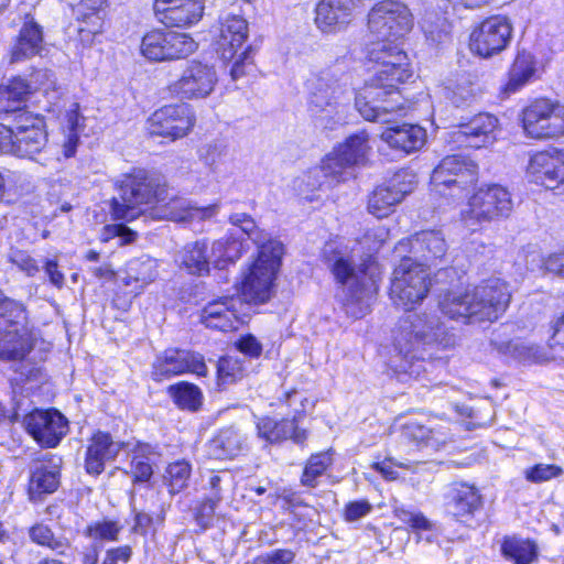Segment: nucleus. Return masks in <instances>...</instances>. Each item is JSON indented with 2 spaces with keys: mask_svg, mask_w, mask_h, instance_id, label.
<instances>
[{
  "mask_svg": "<svg viewBox=\"0 0 564 564\" xmlns=\"http://www.w3.org/2000/svg\"><path fill=\"white\" fill-rule=\"evenodd\" d=\"M234 478L228 471L210 474L204 489L205 499L219 503L226 495L232 489Z\"/></svg>",
  "mask_w": 564,
  "mask_h": 564,
  "instance_id": "obj_49",
  "label": "nucleus"
},
{
  "mask_svg": "<svg viewBox=\"0 0 564 564\" xmlns=\"http://www.w3.org/2000/svg\"><path fill=\"white\" fill-rule=\"evenodd\" d=\"M512 33L513 26L507 17H489L473 29L470 51L482 58H490L509 46Z\"/></svg>",
  "mask_w": 564,
  "mask_h": 564,
  "instance_id": "obj_16",
  "label": "nucleus"
},
{
  "mask_svg": "<svg viewBox=\"0 0 564 564\" xmlns=\"http://www.w3.org/2000/svg\"><path fill=\"white\" fill-rule=\"evenodd\" d=\"M197 48L196 42L186 33L154 30L141 41V54L152 62L185 58Z\"/></svg>",
  "mask_w": 564,
  "mask_h": 564,
  "instance_id": "obj_15",
  "label": "nucleus"
},
{
  "mask_svg": "<svg viewBox=\"0 0 564 564\" xmlns=\"http://www.w3.org/2000/svg\"><path fill=\"white\" fill-rule=\"evenodd\" d=\"M448 497V512L457 520L474 514L481 507V497L478 490L467 484L455 485Z\"/></svg>",
  "mask_w": 564,
  "mask_h": 564,
  "instance_id": "obj_36",
  "label": "nucleus"
},
{
  "mask_svg": "<svg viewBox=\"0 0 564 564\" xmlns=\"http://www.w3.org/2000/svg\"><path fill=\"white\" fill-rule=\"evenodd\" d=\"M416 176L410 170L398 171L387 183L376 187L368 200V210L377 218L387 217L395 205L410 194Z\"/></svg>",
  "mask_w": 564,
  "mask_h": 564,
  "instance_id": "obj_20",
  "label": "nucleus"
},
{
  "mask_svg": "<svg viewBox=\"0 0 564 564\" xmlns=\"http://www.w3.org/2000/svg\"><path fill=\"white\" fill-rule=\"evenodd\" d=\"M432 18V14H426L423 18L421 23L422 30L424 31L426 37L434 42H441L443 36L447 34V22L445 19H437V22L434 23Z\"/></svg>",
  "mask_w": 564,
  "mask_h": 564,
  "instance_id": "obj_58",
  "label": "nucleus"
},
{
  "mask_svg": "<svg viewBox=\"0 0 564 564\" xmlns=\"http://www.w3.org/2000/svg\"><path fill=\"white\" fill-rule=\"evenodd\" d=\"M563 474V469L553 464H538L525 470V478L531 482H543L556 478Z\"/></svg>",
  "mask_w": 564,
  "mask_h": 564,
  "instance_id": "obj_55",
  "label": "nucleus"
},
{
  "mask_svg": "<svg viewBox=\"0 0 564 564\" xmlns=\"http://www.w3.org/2000/svg\"><path fill=\"white\" fill-rule=\"evenodd\" d=\"M512 206L510 193L505 187L494 184L479 188L469 198L463 216L468 226L474 225V221L490 223L500 217H508Z\"/></svg>",
  "mask_w": 564,
  "mask_h": 564,
  "instance_id": "obj_14",
  "label": "nucleus"
},
{
  "mask_svg": "<svg viewBox=\"0 0 564 564\" xmlns=\"http://www.w3.org/2000/svg\"><path fill=\"white\" fill-rule=\"evenodd\" d=\"M122 525L117 521L104 520L88 527V534L93 539L117 541Z\"/></svg>",
  "mask_w": 564,
  "mask_h": 564,
  "instance_id": "obj_54",
  "label": "nucleus"
},
{
  "mask_svg": "<svg viewBox=\"0 0 564 564\" xmlns=\"http://www.w3.org/2000/svg\"><path fill=\"white\" fill-rule=\"evenodd\" d=\"M357 0H321L315 8V24L323 33H337L354 20Z\"/></svg>",
  "mask_w": 564,
  "mask_h": 564,
  "instance_id": "obj_26",
  "label": "nucleus"
},
{
  "mask_svg": "<svg viewBox=\"0 0 564 564\" xmlns=\"http://www.w3.org/2000/svg\"><path fill=\"white\" fill-rule=\"evenodd\" d=\"M505 352L522 361L540 362L544 359V355L539 346L522 339L508 341L505 345Z\"/></svg>",
  "mask_w": 564,
  "mask_h": 564,
  "instance_id": "obj_50",
  "label": "nucleus"
},
{
  "mask_svg": "<svg viewBox=\"0 0 564 564\" xmlns=\"http://www.w3.org/2000/svg\"><path fill=\"white\" fill-rule=\"evenodd\" d=\"M185 372L205 376L207 366L204 357L191 350L167 348L156 356L152 365V379L162 381Z\"/></svg>",
  "mask_w": 564,
  "mask_h": 564,
  "instance_id": "obj_21",
  "label": "nucleus"
},
{
  "mask_svg": "<svg viewBox=\"0 0 564 564\" xmlns=\"http://www.w3.org/2000/svg\"><path fill=\"white\" fill-rule=\"evenodd\" d=\"M154 13L166 26H188L203 15V0H155Z\"/></svg>",
  "mask_w": 564,
  "mask_h": 564,
  "instance_id": "obj_25",
  "label": "nucleus"
},
{
  "mask_svg": "<svg viewBox=\"0 0 564 564\" xmlns=\"http://www.w3.org/2000/svg\"><path fill=\"white\" fill-rule=\"evenodd\" d=\"M167 392L181 410L197 412L203 405V392L193 383L182 381L172 384L169 387Z\"/></svg>",
  "mask_w": 564,
  "mask_h": 564,
  "instance_id": "obj_43",
  "label": "nucleus"
},
{
  "mask_svg": "<svg viewBox=\"0 0 564 564\" xmlns=\"http://www.w3.org/2000/svg\"><path fill=\"white\" fill-rule=\"evenodd\" d=\"M25 121H31V126H17L10 129V137L7 139V145H11V151L19 158L34 160L42 165H48L53 158L47 154L46 148L47 133L44 129V120L40 117H26Z\"/></svg>",
  "mask_w": 564,
  "mask_h": 564,
  "instance_id": "obj_17",
  "label": "nucleus"
},
{
  "mask_svg": "<svg viewBox=\"0 0 564 564\" xmlns=\"http://www.w3.org/2000/svg\"><path fill=\"white\" fill-rule=\"evenodd\" d=\"M420 343L447 347L453 344V336L447 334L445 326L436 315L425 312L406 314L400 319L394 335L397 354L390 362L395 372L410 376L419 375L421 364L414 350Z\"/></svg>",
  "mask_w": 564,
  "mask_h": 564,
  "instance_id": "obj_3",
  "label": "nucleus"
},
{
  "mask_svg": "<svg viewBox=\"0 0 564 564\" xmlns=\"http://www.w3.org/2000/svg\"><path fill=\"white\" fill-rule=\"evenodd\" d=\"M527 172L532 182L545 188L558 187L564 184V151L551 149L533 154Z\"/></svg>",
  "mask_w": 564,
  "mask_h": 564,
  "instance_id": "obj_24",
  "label": "nucleus"
},
{
  "mask_svg": "<svg viewBox=\"0 0 564 564\" xmlns=\"http://www.w3.org/2000/svg\"><path fill=\"white\" fill-rule=\"evenodd\" d=\"M247 448V437L234 426L221 429L208 444V453L216 459L234 458Z\"/></svg>",
  "mask_w": 564,
  "mask_h": 564,
  "instance_id": "obj_35",
  "label": "nucleus"
},
{
  "mask_svg": "<svg viewBox=\"0 0 564 564\" xmlns=\"http://www.w3.org/2000/svg\"><path fill=\"white\" fill-rule=\"evenodd\" d=\"M30 349L23 305L0 294V358L20 360Z\"/></svg>",
  "mask_w": 564,
  "mask_h": 564,
  "instance_id": "obj_9",
  "label": "nucleus"
},
{
  "mask_svg": "<svg viewBox=\"0 0 564 564\" xmlns=\"http://www.w3.org/2000/svg\"><path fill=\"white\" fill-rule=\"evenodd\" d=\"M229 221L234 226L239 227L241 231L258 246V250L262 249V246L269 243L270 241H278L276 239H272L270 235L264 230L259 229L256 225V221L248 214H232L229 217Z\"/></svg>",
  "mask_w": 564,
  "mask_h": 564,
  "instance_id": "obj_48",
  "label": "nucleus"
},
{
  "mask_svg": "<svg viewBox=\"0 0 564 564\" xmlns=\"http://www.w3.org/2000/svg\"><path fill=\"white\" fill-rule=\"evenodd\" d=\"M498 120L489 113H478L468 122L460 123L454 132L455 142L460 145L480 149L496 139L495 130Z\"/></svg>",
  "mask_w": 564,
  "mask_h": 564,
  "instance_id": "obj_28",
  "label": "nucleus"
},
{
  "mask_svg": "<svg viewBox=\"0 0 564 564\" xmlns=\"http://www.w3.org/2000/svg\"><path fill=\"white\" fill-rule=\"evenodd\" d=\"M395 514L401 522L410 525L415 530L431 529L430 521L424 517L422 512H415L400 508L395 510Z\"/></svg>",
  "mask_w": 564,
  "mask_h": 564,
  "instance_id": "obj_60",
  "label": "nucleus"
},
{
  "mask_svg": "<svg viewBox=\"0 0 564 564\" xmlns=\"http://www.w3.org/2000/svg\"><path fill=\"white\" fill-rule=\"evenodd\" d=\"M191 476V466L185 460L175 462L170 464L166 469V476L169 482V490L172 495L180 492L187 486V481Z\"/></svg>",
  "mask_w": 564,
  "mask_h": 564,
  "instance_id": "obj_52",
  "label": "nucleus"
},
{
  "mask_svg": "<svg viewBox=\"0 0 564 564\" xmlns=\"http://www.w3.org/2000/svg\"><path fill=\"white\" fill-rule=\"evenodd\" d=\"M105 0H83L82 6L89 10L85 12L82 19V25L79 28V34L82 40H86V36L99 34L104 25V14L101 7Z\"/></svg>",
  "mask_w": 564,
  "mask_h": 564,
  "instance_id": "obj_45",
  "label": "nucleus"
},
{
  "mask_svg": "<svg viewBox=\"0 0 564 564\" xmlns=\"http://www.w3.org/2000/svg\"><path fill=\"white\" fill-rule=\"evenodd\" d=\"M195 116L189 105L172 104L156 109L147 120L150 134L171 140L186 137L195 124Z\"/></svg>",
  "mask_w": 564,
  "mask_h": 564,
  "instance_id": "obj_18",
  "label": "nucleus"
},
{
  "mask_svg": "<svg viewBox=\"0 0 564 564\" xmlns=\"http://www.w3.org/2000/svg\"><path fill=\"white\" fill-rule=\"evenodd\" d=\"M527 135L533 139H555L564 135V106L550 99H538L522 112Z\"/></svg>",
  "mask_w": 564,
  "mask_h": 564,
  "instance_id": "obj_13",
  "label": "nucleus"
},
{
  "mask_svg": "<svg viewBox=\"0 0 564 564\" xmlns=\"http://www.w3.org/2000/svg\"><path fill=\"white\" fill-rule=\"evenodd\" d=\"M411 251L429 265H437L447 252V243L440 230H425L409 239Z\"/></svg>",
  "mask_w": 564,
  "mask_h": 564,
  "instance_id": "obj_31",
  "label": "nucleus"
},
{
  "mask_svg": "<svg viewBox=\"0 0 564 564\" xmlns=\"http://www.w3.org/2000/svg\"><path fill=\"white\" fill-rule=\"evenodd\" d=\"M536 72V62L531 53L519 52L509 70V80L506 91L516 93L528 84Z\"/></svg>",
  "mask_w": 564,
  "mask_h": 564,
  "instance_id": "obj_42",
  "label": "nucleus"
},
{
  "mask_svg": "<svg viewBox=\"0 0 564 564\" xmlns=\"http://www.w3.org/2000/svg\"><path fill=\"white\" fill-rule=\"evenodd\" d=\"M175 261L191 274L203 275L209 271V256L205 241L186 245L176 256Z\"/></svg>",
  "mask_w": 564,
  "mask_h": 564,
  "instance_id": "obj_41",
  "label": "nucleus"
},
{
  "mask_svg": "<svg viewBox=\"0 0 564 564\" xmlns=\"http://www.w3.org/2000/svg\"><path fill=\"white\" fill-rule=\"evenodd\" d=\"M131 474L134 481H148L153 474L150 458L143 455H134L131 460Z\"/></svg>",
  "mask_w": 564,
  "mask_h": 564,
  "instance_id": "obj_61",
  "label": "nucleus"
},
{
  "mask_svg": "<svg viewBox=\"0 0 564 564\" xmlns=\"http://www.w3.org/2000/svg\"><path fill=\"white\" fill-rule=\"evenodd\" d=\"M370 62L376 64L375 75L355 96V106L366 120L392 124V116L404 108L398 85L412 76L408 55L379 46L370 52Z\"/></svg>",
  "mask_w": 564,
  "mask_h": 564,
  "instance_id": "obj_1",
  "label": "nucleus"
},
{
  "mask_svg": "<svg viewBox=\"0 0 564 564\" xmlns=\"http://www.w3.org/2000/svg\"><path fill=\"white\" fill-rule=\"evenodd\" d=\"M30 93V86L23 78H13L0 86V112L9 113L20 110V105Z\"/></svg>",
  "mask_w": 564,
  "mask_h": 564,
  "instance_id": "obj_44",
  "label": "nucleus"
},
{
  "mask_svg": "<svg viewBox=\"0 0 564 564\" xmlns=\"http://www.w3.org/2000/svg\"><path fill=\"white\" fill-rule=\"evenodd\" d=\"M158 275V261L149 256H141L127 262L123 282L142 290L155 281Z\"/></svg>",
  "mask_w": 564,
  "mask_h": 564,
  "instance_id": "obj_39",
  "label": "nucleus"
},
{
  "mask_svg": "<svg viewBox=\"0 0 564 564\" xmlns=\"http://www.w3.org/2000/svg\"><path fill=\"white\" fill-rule=\"evenodd\" d=\"M249 28L245 18L238 14H227L220 20L217 48L224 61H231L246 46Z\"/></svg>",
  "mask_w": 564,
  "mask_h": 564,
  "instance_id": "obj_27",
  "label": "nucleus"
},
{
  "mask_svg": "<svg viewBox=\"0 0 564 564\" xmlns=\"http://www.w3.org/2000/svg\"><path fill=\"white\" fill-rule=\"evenodd\" d=\"M59 485V471L57 466H46L36 463L30 470L29 496L32 501H39L43 495L54 492Z\"/></svg>",
  "mask_w": 564,
  "mask_h": 564,
  "instance_id": "obj_37",
  "label": "nucleus"
},
{
  "mask_svg": "<svg viewBox=\"0 0 564 564\" xmlns=\"http://www.w3.org/2000/svg\"><path fill=\"white\" fill-rule=\"evenodd\" d=\"M123 446L121 442H115L110 434L97 432L89 441L85 457V469L89 475H100L105 464L116 458Z\"/></svg>",
  "mask_w": 564,
  "mask_h": 564,
  "instance_id": "obj_29",
  "label": "nucleus"
},
{
  "mask_svg": "<svg viewBox=\"0 0 564 564\" xmlns=\"http://www.w3.org/2000/svg\"><path fill=\"white\" fill-rule=\"evenodd\" d=\"M308 112L316 124L333 129L343 120L341 112L354 96L352 89L330 72H322L307 80Z\"/></svg>",
  "mask_w": 564,
  "mask_h": 564,
  "instance_id": "obj_6",
  "label": "nucleus"
},
{
  "mask_svg": "<svg viewBox=\"0 0 564 564\" xmlns=\"http://www.w3.org/2000/svg\"><path fill=\"white\" fill-rule=\"evenodd\" d=\"M11 262L29 276L35 275L40 271V265L35 259L24 251L15 250L10 256Z\"/></svg>",
  "mask_w": 564,
  "mask_h": 564,
  "instance_id": "obj_62",
  "label": "nucleus"
},
{
  "mask_svg": "<svg viewBox=\"0 0 564 564\" xmlns=\"http://www.w3.org/2000/svg\"><path fill=\"white\" fill-rule=\"evenodd\" d=\"M43 47V31L33 17L25 15L19 37L11 52V61L19 62L37 55Z\"/></svg>",
  "mask_w": 564,
  "mask_h": 564,
  "instance_id": "obj_34",
  "label": "nucleus"
},
{
  "mask_svg": "<svg viewBox=\"0 0 564 564\" xmlns=\"http://www.w3.org/2000/svg\"><path fill=\"white\" fill-rule=\"evenodd\" d=\"M219 212L218 204H212L206 207L192 205L184 198H172L166 204V217L173 221L185 223L193 220H208L214 218Z\"/></svg>",
  "mask_w": 564,
  "mask_h": 564,
  "instance_id": "obj_38",
  "label": "nucleus"
},
{
  "mask_svg": "<svg viewBox=\"0 0 564 564\" xmlns=\"http://www.w3.org/2000/svg\"><path fill=\"white\" fill-rule=\"evenodd\" d=\"M283 253L284 247L281 241H270L258 250L257 258L242 275V302L262 304L272 297Z\"/></svg>",
  "mask_w": 564,
  "mask_h": 564,
  "instance_id": "obj_7",
  "label": "nucleus"
},
{
  "mask_svg": "<svg viewBox=\"0 0 564 564\" xmlns=\"http://www.w3.org/2000/svg\"><path fill=\"white\" fill-rule=\"evenodd\" d=\"M318 169H321V166L314 167V169L310 170L305 174L303 180H301V184L297 185L301 194L304 195V194H306L308 192H313V191H316V189H322L324 187L330 188V187L336 185V184H329V180L326 178L324 174H319L316 177L313 176L312 175L313 172H315V170H318Z\"/></svg>",
  "mask_w": 564,
  "mask_h": 564,
  "instance_id": "obj_59",
  "label": "nucleus"
},
{
  "mask_svg": "<svg viewBox=\"0 0 564 564\" xmlns=\"http://www.w3.org/2000/svg\"><path fill=\"white\" fill-rule=\"evenodd\" d=\"M217 506V503L204 498L196 508L195 521L203 530L213 525Z\"/></svg>",
  "mask_w": 564,
  "mask_h": 564,
  "instance_id": "obj_63",
  "label": "nucleus"
},
{
  "mask_svg": "<svg viewBox=\"0 0 564 564\" xmlns=\"http://www.w3.org/2000/svg\"><path fill=\"white\" fill-rule=\"evenodd\" d=\"M231 61H234V64L230 68V76L232 80H238L252 68L251 46H246L242 51H239Z\"/></svg>",
  "mask_w": 564,
  "mask_h": 564,
  "instance_id": "obj_57",
  "label": "nucleus"
},
{
  "mask_svg": "<svg viewBox=\"0 0 564 564\" xmlns=\"http://www.w3.org/2000/svg\"><path fill=\"white\" fill-rule=\"evenodd\" d=\"M541 268L546 272L564 279V251L547 256L541 260Z\"/></svg>",
  "mask_w": 564,
  "mask_h": 564,
  "instance_id": "obj_64",
  "label": "nucleus"
},
{
  "mask_svg": "<svg viewBox=\"0 0 564 564\" xmlns=\"http://www.w3.org/2000/svg\"><path fill=\"white\" fill-rule=\"evenodd\" d=\"M120 196L111 200L115 219L131 221L141 213V207L167 198L165 180L156 172L133 169L116 182Z\"/></svg>",
  "mask_w": 564,
  "mask_h": 564,
  "instance_id": "obj_5",
  "label": "nucleus"
},
{
  "mask_svg": "<svg viewBox=\"0 0 564 564\" xmlns=\"http://www.w3.org/2000/svg\"><path fill=\"white\" fill-rule=\"evenodd\" d=\"M24 423L42 447H56L68 432V421L57 410H35L25 416Z\"/></svg>",
  "mask_w": 564,
  "mask_h": 564,
  "instance_id": "obj_22",
  "label": "nucleus"
},
{
  "mask_svg": "<svg viewBox=\"0 0 564 564\" xmlns=\"http://www.w3.org/2000/svg\"><path fill=\"white\" fill-rule=\"evenodd\" d=\"M510 300L508 283L491 278L473 289L446 291L440 295L438 307L451 319L495 322L506 312Z\"/></svg>",
  "mask_w": 564,
  "mask_h": 564,
  "instance_id": "obj_2",
  "label": "nucleus"
},
{
  "mask_svg": "<svg viewBox=\"0 0 564 564\" xmlns=\"http://www.w3.org/2000/svg\"><path fill=\"white\" fill-rule=\"evenodd\" d=\"M401 436L419 446L434 451H438L451 440V433L446 426L430 427L416 421L404 423L401 426Z\"/></svg>",
  "mask_w": 564,
  "mask_h": 564,
  "instance_id": "obj_32",
  "label": "nucleus"
},
{
  "mask_svg": "<svg viewBox=\"0 0 564 564\" xmlns=\"http://www.w3.org/2000/svg\"><path fill=\"white\" fill-rule=\"evenodd\" d=\"M242 365L234 357L220 358L218 361V380L223 384H229L242 377Z\"/></svg>",
  "mask_w": 564,
  "mask_h": 564,
  "instance_id": "obj_53",
  "label": "nucleus"
},
{
  "mask_svg": "<svg viewBox=\"0 0 564 564\" xmlns=\"http://www.w3.org/2000/svg\"><path fill=\"white\" fill-rule=\"evenodd\" d=\"M216 84L217 75L214 67L194 59L188 62L180 77L169 85V90L180 99H202L213 93Z\"/></svg>",
  "mask_w": 564,
  "mask_h": 564,
  "instance_id": "obj_19",
  "label": "nucleus"
},
{
  "mask_svg": "<svg viewBox=\"0 0 564 564\" xmlns=\"http://www.w3.org/2000/svg\"><path fill=\"white\" fill-rule=\"evenodd\" d=\"M477 165L459 155L444 158L433 170L431 184L440 195L452 197L474 185L477 181Z\"/></svg>",
  "mask_w": 564,
  "mask_h": 564,
  "instance_id": "obj_12",
  "label": "nucleus"
},
{
  "mask_svg": "<svg viewBox=\"0 0 564 564\" xmlns=\"http://www.w3.org/2000/svg\"><path fill=\"white\" fill-rule=\"evenodd\" d=\"M29 536L32 542L46 546L53 551H56L61 554L64 553V550L67 547V543L63 539H56L52 532V530L42 523L33 525L29 531Z\"/></svg>",
  "mask_w": 564,
  "mask_h": 564,
  "instance_id": "obj_51",
  "label": "nucleus"
},
{
  "mask_svg": "<svg viewBox=\"0 0 564 564\" xmlns=\"http://www.w3.org/2000/svg\"><path fill=\"white\" fill-rule=\"evenodd\" d=\"M381 139L392 149L406 154L420 150L426 142V131L419 124L394 122L381 133Z\"/></svg>",
  "mask_w": 564,
  "mask_h": 564,
  "instance_id": "obj_30",
  "label": "nucleus"
},
{
  "mask_svg": "<svg viewBox=\"0 0 564 564\" xmlns=\"http://www.w3.org/2000/svg\"><path fill=\"white\" fill-rule=\"evenodd\" d=\"M258 436L269 443H276L291 438L296 444L306 440V431L299 429L295 420L275 421L271 417H262L257 422Z\"/></svg>",
  "mask_w": 564,
  "mask_h": 564,
  "instance_id": "obj_33",
  "label": "nucleus"
},
{
  "mask_svg": "<svg viewBox=\"0 0 564 564\" xmlns=\"http://www.w3.org/2000/svg\"><path fill=\"white\" fill-rule=\"evenodd\" d=\"M412 26V13L402 2L384 0L377 3L368 14V29L376 40L368 48V58L370 59V52L379 46L402 51L397 42L408 34Z\"/></svg>",
  "mask_w": 564,
  "mask_h": 564,
  "instance_id": "obj_8",
  "label": "nucleus"
},
{
  "mask_svg": "<svg viewBox=\"0 0 564 564\" xmlns=\"http://www.w3.org/2000/svg\"><path fill=\"white\" fill-rule=\"evenodd\" d=\"M332 464L333 458L328 452L311 455L302 473L301 484L305 487L315 488L318 478L324 475Z\"/></svg>",
  "mask_w": 564,
  "mask_h": 564,
  "instance_id": "obj_46",
  "label": "nucleus"
},
{
  "mask_svg": "<svg viewBox=\"0 0 564 564\" xmlns=\"http://www.w3.org/2000/svg\"><path fill=\"white\" fill-rule=\"evenodd\" d=\"M245 304L239 295L225 296L205 305L200 313L202 323L221 332L235 330L243 323L240 316Z\"/></svg>",
  "mask_w": 564,
  "mask_h": 564,
  "instance_id": "obj_23",
  "label": "nucleus"
},
{
  "mask_svg": "<svg viewBox=\"0 0 564 564\" xmlns=\"http://www.w3.org/2000/svg\"><path fill=\"white\" fill-rule=\"evenodd\" d=\"M323 257L327 268L337 283L348 285L346 300L347 313L355 318L365 316L371 305L377 291L375 281H365L364 271L357 270L356 249L340 241H329L323 249Z\"/></svg>",
  "mask_w": 564,
  "mask_h": 564,
  "instance_id": "obj_4",
  "label": "nucleus"
},
{
  "mask_svg": "<svg viewBox=\"0 0 564 564\" xmlns=\"http://www.w3.org/2000/svg\"><path fill=\"white\" fill-rule=\"evenodd\" d=\"M430 273L425 265L403 258L393 271L390 297L394 305L411 310L426 297L430 290Z\"/></svg>",
  "mask_w": 564,
  "mask_h": 564,
  "instance_id": "obj_11",
  "label": "nucleus"
},
{
  "mask_svg": "<svg viewBox=\"0 0 564 564\" xmlns=\"http://www.w3.org/2000/svg\"><path fill=\"white\" fill-rule=\"evenodd\" d=\"M370 151L369 135L366 131L357 132L335 148L322 161L321 169L313 176L324 174L329 184H339L354 177L352 167L364 164Z\"/></svg>",
  "mask_w": 564,
  "mask_h": 564,
  "instance_id": "obj_10",
  "label": "nucleus"
},
{
  "mask_svg": "<svg viewBox=\"0 0 564 564\" xmlns=\"http://www.w3.org/2000/svg\"><path fill=\"white\" fill-rule=\"evenodd\" d=\"M501 553L514 564H531L538 560L539 549L536 543L530 539L509 535L502 540Z\"/></svg>",
  "mask_w": 564,
  "mask_h": 564,
  "instance_id": "obj_40",
  "label": "nucleus"
},
{
  "mask_svg": "<svg viewBox=\"0 0 564 564\" xmlns=\"http://www.w3.org/2000/svg\"><path fill=\"white\" fill-rule=\"evenodd\" d=\"M199 159L213 172H217L223 165L230 161V148L225 141H213L199 149Z\"/></svg>",
  "mask_w": 564,
  "mask_h": 564,
  "instance_id": "obj_47",
  "label": "nucleus"
},
{
  "mask_svg": "<svg viewBox=\"0 0 564 564\" xmlns=\"http://www.w3.org/2000/svg\"><path fill=\"white\" fill-rule=\"evenodd\" d=\"M295 553L290 549H275L257 556L247 564H292Z\"/></svg>",
  "mask_w": 564,
  "mask_h": 564,
  "instance_id": "obj_56",
  "label": "nucleus"
}]
</instances>
